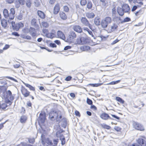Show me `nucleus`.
<instances>
[{
  "instance_id": "nucleus-50",
  "label": "nucleus",
  "mask_w": 146,
  "mask_h": 146,
  "mask_svg": "<svg viewBox=\"0 0 146 146\" xmlns=\"http://www.w3.org/2000/svg\"><path fill=\"white\" fill-rule=\"evenodd\" d=\"M114 129L115 131L117 132L120 131L121 130V128L117 126H115L114 127Z\"/></svg>"
},
{
  "instance_id": "nucleus-16",
  "label": "nucleus",
  "mask_w": 146,
  "mask_h": 146,
  "mask_svg": "<svg viewBox=\"0 0 146 146\" xmlns=\"http://www.w3.org/2000/svg\"><path fill=\"white\" fill-rule=\"evenodd\" d=\"M122 8L125 13H128L130 10V8L129 5L126 4H123Z\"/></svg>"
},
{
  "instance_id": "nucleus-15",
  "label": "nucleus",
  "mask_w": 146,
  "mask_h": 146,
  "mask_svg": "<svg viewBox=\"0 0 146 146\" xmlns=\"http://www.w3.org/2000/svg\"><path fill=\"white\" fill-rule=\"evenodd\" d=\"M137 142L141 145V146H146V141H145L144 139L142 138H140L137 140Z\"/></svg>"
},
{
  "instance_id": "nucleus-31",
  "label": "nucleus",
  "mask_w": 146,
  "mask_h": 146,
  "mask_svg": "<svg viewBox=\"0 0 146 146\" xmlns=\"http://www.w3.org/2000/svg\"><path fill=\"white\" fill-rule=\"evenodd\" d=\"M143 0H133V2L134 3H138L140 6L143 5V3L142 2Z\"/></svg>"
},
{
  "instance_id": "nucleus-40",
  "label": "nucleus",
  "mask_w": 146,
  "mask_h": 146,
  "mask_svg": "<svg viewBox=\"0 0 146 146\" xmlns=\"http://www.w3.org/2000/svg\"><path fill=\"white\" fill-rule=\"evenodd\" d=\"M31 3L30 0H27L26 1V5L28 7H30L31 6Z\"/></svg>"
},
{
  "instance_id": "nucleus-57",
  "label": "nucleus",
  "mask_w": 146,
  "mask_h": 146,
  "mask_svg": "<svg viewBox=\"0 0 146 146\" xmlns=\"http://www.w3.org/2000/svg\"><path fill=\"white\" fill-rule=\"evenodd\" d=\"M119 40H118L117 39H116V40H114L111 43V44H114L116 43L117 42H119Z\"/></svg>"
},
{
  "instance_id": "nucleus-38",
  "label": "nucleus",
  "mask_w": 146,
  "mask_h": 146,
  "mask_svg": "<svg viewBox=\"0 0 146 146\" xmlns=\"http://www.w3.org/2000/svg\"><path fill=\"white\" fill-rule=\"evenodd\" d=\"M80 3L82 6H84L87 3L86 0H81Z\"/></svg>"
},
{
  "instance_id": "nucleus-34",
  "label": "nucleus",
  "mask_w": 146,
  "mask_h": 146,
  "mask_svg": "<svg viewBox=\"0 0 146 146\" xmlns=\"http://www.w3.org/2000/svg\"><path fill=\"white\" fill-rule=\"evenodd\" d=\"M92 6V2L90 1H88V3H87V8L88 9H91Z\"/></svg>"
},
{
  "instance_id": "nucleus-4",
  "label": "nucleus",
  "mask_w": 146,
  "mask_h": 146,
  "mask_svg": "<svg viewBox=\"0 0 146 146\" xmlns=\"http://www.w3.org/2000/svg\"><path fill=\"white\" fill-rule=\"evenodd\" d=\"M11 25L14 29L17 31L20 28L23 27L24 26V24L21 22L15 24V22H11Z\"/></svg>"
},
{
  "instance_id": "nucleus-28",
  "label": "nucleus",
  "mask_w": 146,
  "mask_h": 146,
  "mask_svg": "<svg viewBox=\"0 0 146 146\" xmlns=\"http://www.w3.org/2000/svg\"><path fill=\"white\" fill-rule=\"evenodd\" d=\"M90 49V47L88 46H83L80 47L81 50L84 51H87Z\"/></svg>"
},
{
  "instance_id": "nucleus-59",
  "label": "nucleus",
  "mask_w": 146,
  "mask_h": 146,
  "mask_svg": "<svg viewBox=\"0 0 146 146\" xmlns=\"http://www.w3.org/2000/svg\"><path fill=\"white\" fill-rule=\"evenodd\" d=\"M9 47V46L7 44H6L5 47L3 48V50H5L8 48Z\"/></svg>"
},
{
  "instance_id": "nucleus-60",
  "label": "nucleus",
  "mask_w": 146,
  "mask_h": 146,
  "mask_svg": "<svg viewBox=\"0 0 146 146\" xmlns=\"http://www.w3.org/2000/svg\"><path fill=\"white\" fill-rule=\"evenodd\" d=\"M71 46H66L64 48V50H68V49H71Z\"/></svg>"
},
{
  "instance_id": "nucleus-2",
  "label": "nucleus",
  "mask_w": 146,
  "mask_h": 146,
  "mask_svg": "<svg viewBox=\"0 0 146 146\" xmlns=\"http://www.w3.org/2000/svg\"><path fill=\"white\" fill-rule=\"evenodd\" d=\"M3 13L4 17L7 19L12 20L14 18L15 12L14 8L10 9L9 13L7 9H5L3 11Z\"/></svg>"
},
{
  "instance_id": "nucleus-58",
  "label": "nucleus",
  "mask_w": 146,
  "mask_h": 146,
  "mask_svg": "<svg viewBox=\"0 0 146 146\" xmlns=\"http://www.w3.org/2000/svg\"><path fill=\"white\" fill-rule=\"evenodd\" d=\"M137 6L136 5L134 6L131 9L132 11H135L137 9Z\"/></svg>"
},
{
  "instance_id": "nucleus-10",
  "label": "nucleus",
  "mask_w": 146,
  "mask_h": 146,
  "mask_svg": "<svg viewBox=\"0 0 146 146\" xmlns=\"http://www.w3.org/2000/svg\"><path fill=\"white\" fill-rule=\"evenodd\" d=\"M76 37V35L74 32H72L70 33L69 35L68 39V40L69 41L72 42L73 41L74 38H75Z\"/></svg>"
},
{
  "instance_id": "nucleus-18",
  "label": "nucleus",
  "mask_w": 146,
  "mask_h": 146,
  "mask_svg": "<svg viewBox=\"0 0 146 146\" xmlns=\"http://www.w3.org/2000/svg\"><path fill=\"white\" fill-rule=\"evenodd\" d=\"M60 10V6L58 4H56L54 8L53 13L54 14H57Z\"/></svg>"
},
{
  "instance_id": "nucleus-45",
  "label": "nucleus",
  "mask_w": 146,
  "mask_h": 146,
  "mask_svg": "<svg viewBox=\"0 0 146 146\" xmlns=\"http://www.w3.org/2000/svg\"><path fill=\"white\" fill-rule=\"evenodd\" d=\"M61 133V131H57L56 134V136L57 137H59L61 136V135H62Z\"/></svg>"
},
{
  "instance_id": "nucleus-17",
  "label": "nucleus",
  "mask_w": 146,
  "mask_h": 146,
  "mask_svg": "<svg viewBox=\"0 0 146 146\" xmlns=\"http://www.w3.org/2000/svg\"><path fill=\"white\" fill-rule=\"evenodd\" d=\"M37 13L38 16L42 19H44L45 17V15L43 12L41 11L38 10Z\"/></svg>"
},
{
  "instance_id": "nucleus-43",
  "label": "nucleus",
  "mask_w": 146,
  "mask_h": 146,
  "mask_svg": "<svg viewBox=\"0 0 146 146\" xmlns=\"http://www.w3.org/2000/svg\"><path fill=\"white\" fill-rule=\"evenodd\" d=\"M64 11L65 12H68L69 11V8L67 6H65L63 7Z\"/></svg>"
},
{
  "instance_id": "nucleus-54",
  "label": "nucleus",
  "mask_w": 146,
  "mask_h": 146,
  "mask_svg": "<svg viewBox=\"0 0 146 146\" xmlns=\"http://www.w3.org/2000/svg\"><path fill=\"white\" fill-rule=\"evenodd\" d=\"M29 142L30 143H33L35 141V140L34 139H29Z\"/></svg>"
},
{
  "instance_id": "nucleus-53",
  "label": "nucleus",
  "mask_w": 146,
  "mask_h": 146,
  "mask_svg": "<svg viewBox=\"0 0 146 146\" xmlns=\"http://www.w3.org/2000/svg\"><path fill=\"white\" fill-rule=\"evenodd\" d=\"M6 78H9L10 79V80H12L13 81H15V82H17V80H16L15 79L13 78V77H9V76H7L6 77Z\"/></svg>"
},
{
  "instance_id": "nucleus-3",
  "label": "nucleus",
  "mask_w": 146,
  "mask_h": 146,
  "mask_svg": "<svg viewBox=\"0 0 146 146\" xmlns=\"http://www.w3.org/2000/svg\"><path fill=\"white\" fill-rule=\"evenodd\" d=\"M58 141V139H54L52 141L49 138H47L46 141V143L50 146H56Z\"/></svg>"
},
{
  "instance_id": "nucleus-49",
  "label": "nucleus",
  "mask_w": 146,
  "mask_h": 146,
  "mask_svg": "<svg viewBox=\"0 0 146 146\" xmlns=\"http://www.w3.org/2000/svg\"><path fill=\"white\" fill-rule=\"evenodd\" d=\"M36 20L35 19H33L31 21V24L34 26H35L36 25Z\"/></svg>"
},
{
  "instance_id": "nucleus-8",
  "label": "nucleus",
  "mask_w": 146,
  "mask_h": 146,
  "mask_svg": "<svg viewBox=\"0 0 146 146\" xmlns=\"http://www.w3.org/2000/svg\"><path fill=\"white\" fill-rule=\"evenodd\" d=\"M46 119L45 114L44 113H40L39 117L38 119L39 123H43L45 121Z\"/></svg>"
},
{
  "instance_id": "nucleus-55",
  "label": "nucleus",
  "mask_w": 146,
  "mask_h": 146,
  "mask_svg": "<svg viewBox=\"0 0 146 146\" xmlns=\"http://www.w3.org/2000/svg\"><path fill=\"white\" fill-rule=\"evenodd\" d=\"M13 66V67L15 68H18L20 67V65L19 64H14Z\"/></svg>"
},
{
  "instance_id": "nucleus-47",
  "label": "nucleus",
  "mask_w": 146,
  "mask_h": 146,
  "mask_svg": "<svg viewBox=\"0 0 146 146\" xmlns=\"http://www.w3.org/2000/svg\"><path fill=\"white\" fill-rule=\"evenodd\" d=\"M86 102L89 105H92V100L88 98L87 99Z\"/></svg>"
},
{
  "instance_id": "nucleus-32",
  "label": "nucleus",
  "mask_w": 146,
  "mask_h": 146,
  "mask_svg": "<svg viewBox=\"0 0 146 146\" xmlns=\"http://www.w3.org/2000/svg\"><path fill=\"white\" fill-rule=\"evenodd\" d=\"M49 26L48 23L46 22L43 21L41 23V27H44L47 28Z\"/></svg>"
},
{
  "instance_id": "nucleus-44",
  "label": "nucleus",
  "mask_w": 146,
  "mask_h": 146,
  "mask_svg": "<svg viewBox=\"0 0 146 146\" xmlns=\"http://www.w3.org/2000/svg\"><path fill=\"white\" fill-rule=\"evenodd\" d=\"M102 126L103 128L108 129H110L111 128L110 126L107 125L106 124H103L102 125Z\"/></svg>"
},
{
  "instance_id": "nucleus-19",
  "label": "nucleus",
  "mask_w": 146,
  "mask_h": 146,
  "mask_svg": "<svg viewBox=\"0 0 146 146\" xmlns=\"http://www.w3.org/2000/svg\"><path fill=\"white\" fill-rule=\"evenodd\" d=\"M83 30L84 31L87 32L92 37H93L94 39H95L94 36L93 35L92 32L88 28L84 27L83 28Z\"/></svg>"
},
{
  "instance_id": "nucleus-37",
  "label": "nucleus",
  "mask_w": 146,
  "mask_h": 146,
  "mask_svg": "<svg viewBox=\"0 0 146 146\" xmlns=\"http://www.w3.org/2000/svg\"><path fill=\"white\" fill-rule=\"evenodd\" d=\"M67 124L66 121L65 119L63 120L62 123V126L64 128H65Z\"/></svg>"
},
{
  "instance_id": "nucleus-33",
  "label": "nucleus",
  "mask_w": 146,
  "mask_h": 146,
  "mask_svg": "<svg viewBox=\"0 0 146 146\" xmlns=\"http://www.w3.org/2000/svg\"><path fill=\"white\" fill-rule=\"evenodd\" d=\"M104 20L108 24L110 23L111 21V18L109 17H106Z\"/></svg>"
},
{
  "instance_id": "nucleus-35",
  "label": "nucleus",
  "mask_w": 146,
  "mask_h": 146,
  "mask_svg": "<svg viewBox=\"0 0 146 146\" xmlns=\"http://www.w3.org/2000/svg\"><path fill=\"white\" fill-rule=\"evenodd\" d=\"M81 43L82 44H85L87 43V39L84 37H81L80 38Z\"/></svg>"
},
{
  "instance_id": "nucleus-52",
  "label": "nucleus",
  "mask_w": 146,
  "mask_h": 146,
  "mask_svg": "<svg viewBox=\"0 0 146 146\" xmlns=\"http://www.w3.org/2000/svg\"><path fill=\"white\" fill-rule=\"evenodd\" d=\"M7 3L9 4L13 3L14 1V0H5Z\"/></svg>"
},
{
  "instance_id": "nucleus-63",
  "label": "nucleus",
  "mask_w": 146,
  "mask_h": 146,
  "mask_svg": "<svg viewBox=\"0 0 146 146\" xmlns=\"http://www.w3.org/2000/svg\"><path fill=\"white\" fill-rule=\"evenodd\" d=\"M20 3L22 5H24L25 3V0H19Z\"/></svg>"
},
{
  "instance_id": "nucleus-46",
  "label": "nucleus",
  "mask_w": 146,
  "mask_h": 146,
  "mask_svg": "<svg viewBox=\"0 0 146 146\" xmlns=\"http://www.w3.org/2000/svg\"><path fill=\"white\" fill-rule=\"evenodd\" d=\"M130 20V19L129 17H127L125 18L124 20L121 22V23L127 22L129 21Z\"/></svg>"
},
{
  "instance_id": "nucleus-5",
  "label": "nucleus",
  "mask_w": 146,
  "mask_h": 146,
  "mask_svg": "<svg viewBox=\"0 0 146 146\" xmlns=\"http://www.w3.org/2000/svg\"><path fill=\"white\" fill-rule=\"evenodd\" d=\"M80 20L81 23L83 25L88 26L90 29H91V24L86 18L82 17L81 18Z\"/></svg>"
},
{
  "instance_id": "nucleus-25",
  "label": "nucleus",
  "mask_w": 146,
  "mask_h": 146,
  "mask_svg": "<svg viewBox=\"0 0 146 146\" xmlns=\"http://www.w3.org/2000/svg\"><path fill=\"white\" fill-rule=\"evenodd\" d=\"M94 23L97 26L99 25L100 23V19L98 17H96L94 19Z\"/></svg>"
},
{
  "instance_id": "nucleus-41",
  "label": "nucleus",
  "mask_w": 146,
  "mask_h": 146,
  "mask_svg": "<svg viewBox=\"0 0 146 146\" xmlns=\"http://www.w3.org/2000/svg\"><path fill=\"white\" fill-rule=\"evenodd\" d=\"M102 84H89V85L93 87H98L100 86Z\"/></svg>"
},
{
  "instance_id": "nucleus-56",
  "label": "nucleus",
  "mask_w": 146,
  "mask_h": 146,
  "mask_svg": "<svg viewBox=\"0 0 146 146\" xmlns=\"http://www.w3.org/2000/svg\"><path fill=\"white\" fill-rule=\"evenodd\" d=\"M12 34L13 35H14L16 36H19V35L16 32H13L12 33Z\"/></svg>"
},
{
  "instance_id": "nucleus-48",
  "label": "nucleus",
  "mask_w": 146,
  "mask_h": 146,
  "mask_svg": "<svg viewBox=\"0 0 146 146\" xmlns=\"http://www.w3.org/2000/svg\"><path fill=\"white\" fill-rule=\"evenodd\" d=\"M23 38L25 39L31 40V37L29 35H24L23 36Z\"/></svg>"
},
{
  "instance_id": "nucleus-62",
  "label": "nucleus",
  "mask_w": 146,
  "mask_h": 146,
  "mask_svg": "<svg viewBox=\"0 0 146 146\" xmlns=\"http://www.w3.org/2000/svg\"><path fill=\"white\" fill-rule=\"evenodd\" d=\"M91 108L92 109H94L95 110H97L96 107L94 105H92L91 106Z\"/></svg>"
},
{
  "instance_id": "nucleus-7",
  "label": "nucleus",
  "mask_w": 146,
  "mask_h": 146,
  "mask_svg": "<svg viewBox=\"0 0 146 146\" xmlns=\"http://www.w3.org/2000/svg\"><path fill=\"white\" fill-rule=\"evenodd\" d=\"M134 127L136 129L143 131L144 130V128L143 126L141 124L136 122H134L133 124Z\"/></svg>"
},
{
  "instance_id": "nucleus-22",
  "label": "nucleus",
  "mask_w": 146,
  "mask_h": 146,
  "mask_svg": "<svg viewBox=\"0 0 146 146\" xmlns=\"http://www.w3.org/2000/svg\"><path fill=\"white\" fill-rule=\"evenodd\" d=\"M2 26L4 28H6L7 26V22L5 19L2 20L1 21Z\"/></svg>"
},
{
  "instance_id": "nucleus-23",
  "label": "nucleus",
  "mask_w": 146,
  "mask_h": 146,
  "mask_svg": "<svg viewBox=\"0 0 146 146\" xmlns=\"http://www.w3.org/2000/svg\"><path fill=\"white\" fill-rule=\"evenodd\" d=\"M86 16L88 18L92 19L94 17L95 15L93 13L88 12L86 14Z\"/></svg>"
},
{
  "instance_id": "nucleus-13",
  "label": "nucleus",
  "mask_w": 146,
  "mask_h": 146,
  "mask_svg": "<svg viewBox=\"0 0 146 146\" xmlns=\"http://www.w3.org/2000/svg\"><path fill=\"white\" fill-rule=\"evenodd\" d=\"M101 118L103 119L106 120L108 119H111L109 115L106 113H104L101 114L100 116Z\"/></svg>"
},
{
  "instance_id": "nucleus-24",
  "label": "nucleus",
  "mask_w": 146,
  "mask_h": 146,
  "mask_svg": "<svg viewBox=\"0 0 146 146\" xmlns=\"http://www.w3.org/2000/svg\"><path fill=\"white\" fill-rule=\"evenodd\" d=\"M60 16L61 19L63 20H66L67 18V16L66 14L63 12L60 13Z\"/></svg>"
},
{
  "instance_id": "nucleus-6",
  "label": "nucleus",
  "mask_w": 146,
  "mask_h": 146,
  "mask_svg": "<svg viewBox=\"0 0 146 146\" xmlns=\"http://www.w3.org/2000/svg\"><path fill=\"white\" fill-rule=\"evenodd\" d=\"M118 26L117 25L113 24L110 26L108 29L107 30V31L108 33H111L117 30Z\"/></svg>"
},
{
  "instance_id": "nucleus-27",
  "label": "nucleus",
  "mask_w": 146,
  "mask_h": 146,
  "mask_svg": "<svg viewBox=\"0 0 146 146\" xmlns=\"http://www.w3.org/2000/svg\"><path fill=\"white\" fill-rule=\"evenodd\" d=\"M108 24L104 20H102L101 23V25L102 28L104 29L106 28L108 26Z\"/></svg>"
},
{
  "instance_id": "nucleus-20",
  "label": "nucleus",
  "mask_w": 146,
  "mask_h": 146,
  "mask_svg": "<svg viewBox=\"0 0 146 146\" xmlns=\"http://www.w3.org/2000/svg\"><path fill=\"white\" fill-rule=\"evenodd\" d=\"M29 32L31 35L33 37L36 36V33L35 29L31 27L29 29Z\"/></svg>"
},
{
  "instance_id": "nucleus-36",
  "label": "nucleus",
  "mask_w": 146,
  "mask_h": 146,
  "mask_svg": "<svg viewBox=\"0 0 146 146\" xmlns=\"http://www.w3.org/2000/svg\"><path fill=\"white\" fill-rule=\"evenodd\" d=\"M115 100L118 102L122 104H123L124 102V101L121 98L119 97H116Z\"/></svg>"
},
{
  "instance_id": "nucleus-12",
  "label": "nucleus",
  "mask_w": 146,
  "mask_h": 146,
  "mask_svg": "<svg viewBox=\"0 0 146 146\" xmlns=\"http://www.w3.org/2000/svg\"><path fill=\"white\" fill-rule=\"evenodd\" d=\"M73 29L76 32L80 33L82 31V29L78 25H76L73 27Z\"/></svg>"
},
{
  "instance_id": "nucleus-26",
  "label": "nucleus",
  "mask_w": 146,
  "mask_h": 146,
  "mask_svg": "<svg viewBox=\"0 0 146 146\" xmlns=\"http://www.w3.org/2000/svg\"><path fill=\"white\" fill-rule=\"evenodd\" d=\"M46 35L48 38H52L55 37V35L54 33H46Z\"/></svg>"
},
{
  "instance_id": "nucleus-11",
  "label": "nucleus",
  "mask_w": 146,
  "mask_h": 146,
  "mask_svg": "<svg viewBox=\"0 0 146 146\" xmlns=\"http://www.w3.org/2000/svg\"><path fill=\"white\" fill-rule=\"evenodd\" d=\"M23 95L25 97L29 96L30 94V92L25 88H23L21 90Z\"/></svg>"
},
{
  "instance_id": "nucleus-1",
  "label": "nucleus",
  "mask_w": 146,
  "mask_h": 146,
  "mask_svg": "<svg viewBox=\"0 0 146 146\" xmlns=\"http://www.w3.org/2000/svg\"><path fill=\"white\" fill-rule=\"evenodd\" d=\"M62 117L61 112L58 110L52 111L49 113V118L52 121L56 119L57 121H60Z\"/></svg>"
},
{
  "instance_id": "nucleus-64",
  "label": "nucleus",
  "mask_w": 146,
  "mask_h": 146,
  "mask_svg": "<svg viewBox=\"0 0 146 146\" xmlns=\"http://www.w3.org/2000/svg\"><path fill=\"white\" fill-rule=\"evenodd\" d=\"M17 19L19 20H21L22 19V15H19L17 16Z\"/></svg>"
},
{
  "instance_id": "nucleus-21",
  "label": "nucleus",
  "mask_w": 146,
  "mask_h": 146,
  "mask_svg": "<svg viewBox=\"0 0 146 146\" xmlns=\"http://www.w3.org/2000/svg\"><path fill=\"white\" fill-rule=\"evenodd\" d=\"M117 11L119 15L121 16L123 15L124 12L123 8L120 7H118Z\"/></svg>"
},
{
  "instance_id": "nucleus-30",
  "label": "nucleus",
  "mask_w": 146,
  "mask_h": 146,
  "mask_svg": "<svg viewBox=\"0 0 146 146\" xmlns=\"http://www.w3.org/2000/svg\"><path fill=\"white\" fill-rule=\"evenodd\" d=\"M27 119V117L25 115L22 116L20 118V122L22 123L25 122Z\"/></svg>"
},
{
  "instance_id": "nucleus-9",
  "label": "nucleus",
  "mask_w": 146,
  "mask_h": 146,
  "mask_svg": "<svg viewBox=\"0 0 146 146\" xmlns=\"http://www.w3.org/2000/svg\"><path fill=\"white\" fill-rule=\"evenodd\" d=\"M5 96H6V98L9 99L11 101L13 100L14 99L13 96H12L11 92L9 90H8L6 92Z\"/></svg>"
},
{
  "instance_id": "nucleus-39",
  "label": "nucleus",
  "mask_w": 146,
  "mask_h": 146,
  "mask_svg": "<svg viewBox=\"0 0 146 146\" xmlns=\"http://www.w3.org/2000/svg\"><path fill=\"white\" fill-rule=\"evenodd\" d=\"M120 80H118L115 81H113L111 82H110L108 83V85H114L117 84L120 82Z\"/></svg>"
},
{
  "instance_id": "nucleus-61",
  "label": "nucleus",
  "mask_w": 146,
  "mask_h": 146,
  "mask_svg": "<svg viewBox=\"0 0 146 146\" xmlns=\"http://www.w3.org/2000/svg\"><path fill=\"white\" fill-rule=\"evenodd\" d=\"M50 46L52 47H56V45L54 43H51L50 44Z\"/></svg>"
},
{
  "instance_id": "nucleus-42",
  "label": "nucleus",
  "mask_w": 146,
  "mask_h": 146,
  "mask_svg": "<svg viewBox=\"0 0 146 146\" xmlns=\"http://www.w3.org/2000/svg\"><path fill=\"white\" fill-rule=\"evenodd\" d=\"M7 107V105L5 103H3L1 105V109L2 110L5 109Z\"/></svg>"
},
{
  "instance_id": "nucleus-29",
  "label": "nucleus",
  "mask_w": 146,
  "mask_h": 146,
  "mask_svg": "<svg viewBox=\"0 0 146 146\" xmlns=\"http://www.w3.org/2000/svg\"><path fill=\"white\" fill-rule=\"evenodd\" d=\"M23 82V83L24 84V85L26 87H27L28 88H29L31 90L35 91V88L34 87H33L32 86L24 82Z\"/></svg>"
},
{
  "instance_id": "nucleus-51",
  "label": "nucleus",
  "mask_w": 146,
  "mask_h": 146,
  "mask_svg": "<svg viewBox=\"0 0 146 146\" xmlns=\"http://www.w3.org/2000/svg\"><path fill=\"white\" fill-rule=\"evenodd\" d=\"M72 77L70 76H68L67 77L65 78V80L66 81H70L72 79Z\"/></svg>"
},
{
  "instance_id": "nucleus-14",
  "label": "nucleus",
  "mask_w": 146,
  "mask_h": 146,
  "mask_svg": "<svg viewBox=\"0 0 146 146\" xmlns=\"http://www.w3.org/2000/svg\"><path fill=\"white\" fill-rule=\"evenodd\" d=\"M57 35L58 38L63 40H64L66 39L64 35L63 32L60 31H57Z\"/></svg>"
}]
</instances>
